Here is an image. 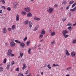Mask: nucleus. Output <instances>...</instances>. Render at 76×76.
<instances>
[{"label":"nucleus","mask_w":76,"mask_h":76,"mask_svg":"<svg viewBox=\"0 0 76 76\" xmlns=\"http://www.w3.org/2000/svg\"><path fill=\"white\" fill-rule=\"evenodd\" d=\"M71 54L72 57H75L76 55V53L74 51L72 52Z\"/></svg>","instance_id":"obj_7"},{"label":"nucleus","mask_w":76,"mask_h":76,"mask_svg":"<svg viewBox=\"0 0 76 76\" xmlns=\"http://www.w3.org/2000/svg\"><path fill=\"white\" fill-rule=\"evenodd\" d=\"M16 21H18L19 20V15H17L16 17Z\"/></svg>","instance_id":"obj_8"},{"label":"nucleus","mask_w":76,"mask_h":76,"mask_svg":"<svg viewBox=\"0 0 76 76\" xmlns=\"http://www.w3.org/2000/svg\"><path fill=\"white\" fill-rule=\"evenodd\" d=\"M66 3V1H63L62 2V4H65Z\"/></svg>","instance_id":"obj_37"},{"label":"nucleus","mask_w":76,"mask_h":76,"mask_svg":"<svg viewBox=\"0 0 76 76\" xmlns=\"http://www.w3.org/2000/svg\"><path fill=\"white\" fill-rule=\"evenodd\" d=\"M76 24H75V23L74 24H73V26H76Z\"/></svg>","instance_id":"obj_61"},{"label":"nucleus","mask_w":76,"mask_h":76,"mask_svg":"<svg viewBox=\"0 0 76 76\" xmlns=\"http://www.w3.org/2000/svg\"><path fill=\"white\" fill-rule=\"evenodd\" d=\"M22 15L23 16H24V15H26V12L23 11L21 12Z\"/></svg>","instance_id":"obj_20"},{"label":"nucleus","mask_w":76,"mask_h":76,"mask_svg":"<svg viewBox=\"0 0 76 76\" xmlns=\"http://www.w3.org/2000/svg\"><path fill=\"white\" fill-rule=\"evenodd\" d=\"M38 29V26H37L35 27L34 31H37V30Z\"/></svg>","instance_id":"obj_23"},{"label":"nucleus","mask_w":76,"mask_h":76,"mask_svg":"<svg viewBox=\"0 0 76 76\" xmlns=\"http://www.w3.org/2000/svg\"><path fill=\"white\" fill-rule=\"evenodd\" d=\"M51 44H55V41H53V42H51Z\"/></svg>","instance_id":"obj_40"},{"label":"nucleus","mask_w":76,"mask_h":76,"mask_svg":"<svg viewBox=\"0 0 76 76\" xmlns=\"http://www.w3.org/2000/svg\"><path fill=\"white\" fill-rule=\"evenodd\" d=\"M26 68V65L25 64H23V67L22 69L23 70H24Z\"/></svg>","instance_id":"obj_14"},{"label":"nucleus","mask_w":76,"mask_h":76,"mask_svg":"<svg viewBox=\"0 0 76 76\" xmlns=\"http://www.w3.org/2000/svg\"><path fill=\"white\" fill-rule=\"evenodd\" d=\"M30 51H31V49L29 48L28 50V53L29 54H31V52Z\"/></svg>","instance_id":"obj_26"},{"label":"nucleus","mask_w":76,"mask_h":76,"mask_svg":"<svg viewBox=\"0 0 76 76\" xmlns=\"http://www.w3.org/2000/svg\"><path fill=\"white\" fill-rule=\"evenodd\" d=\"M28 25L29 26V28H31L32 27V23L31 21H30L28 23Z\"/></svg>","instance_id":"obj_16"},{"label":"nucleus","mask_w":76,"mask_h":76,"mask_svg":"<svg viewBox=\"0 0 76 76\" xmlns=\"http://www.w3.org/2000/svg\"><path fill=\"white\" fill-rule=\"evenodd\" d=\"M69 7H70V5H68L66 7V10H68V9H69Z\"/></svg>","instance_id":"obj_35"},{"label":"nucleus","mask_w":76,"mask_h":76,"mask_svg":"<svg viewBox=\"0 0 76 76\" xmlns=\"http://www.w3.org/2000/svg\"><path fill=\"white\" fill-rule=\"evenodd\" d=\"M8 30L9 31H11V30H12V28H8Z\"/></svg>","instance_id":"obj_42"},{"label":"nucleus","mask_w":76,"mask_h":76,"mask_svg":"<svg viewBox=\"0 0 76 76\" xmlns=\"http://www.w3.org/2000/svg\"><path fill=\"white\" fill-rule=\"evenodd\" d=\"M72 69V67H69L66 70H69V69Z\"/></svg>","instance_id":"obj_47"},{"label":"nucleus","mask_w":76,"mask_h":76,"mask_svg":"<svg viewBox=\"0 0 76 76\" xmlns=\"http://www.w3.org/2000/svg\"><path fill=\"white\" fill-rule=\"evenodd\" d=\"M10 65H7V66L6 68L7 69H9V67H10Z\"/></svg>","instance_id":"obj_38"},{"label":"nucleus","mask_w":76,"mask_h":76,"mask_svg":"<svg viewBox=\"0 0 76 76\" xmlns=\"http://www.w3.org/2000/svg\"><path fill=\"white\" fill-rule=\"evenodd\" d=\"M44 67H47V64H45L44 66Z\"/></svg>","instance_id":"obj_58"},{"label":"nucleus","mask_w":76,"mask_h":76,"mask_svg":"<svg viewBox=\"0 0 76 76\" xmlns=\"http://www.w3.org/2000/svg\"><path fill=\"white\" fill-rule=\"evenodd\" d=\"M41 75H43L44 74V73L43 72H41Z\"/></svg>","instance_id":"obj_63"},{"label":"nucleus","mask_w":76,"mask_h":76,"mask_svg":"<svg viewBox=\"0 0 76 76\" xmlns=\"http://www.w3.org/2000/svg\"><path fill=\"white\" fill-rule=\"evenodd\" d=\"M21 62H23V61H24V60H23V59H22L21 60Z\"/></svg>","instance_id":"obj_56"},{"label":"nucleus","mask_w":76,"mask_h":76,"mask_svg":"<svg viewBox=\"0 0 76 76\" xmlns=\"http://www.w3.org/2000/svg\"><path fill=\"white\" fill-rule=\"evenodd\" d=\"M20 45L21 48H24L25 47V44L23 42H21L20 43Z\"/></svg>","instance_id":"obj_4"},{"label":"nucleus","mask_w":76,"mask_h":76,"mask_svg":"<svg viewBox=\"0 0 76 76\" xmlns=\"http://www.w3.org/2000/svg\"><path fill=\"white\" fill-rule=\"evenodd\" d=\"M67 33H69V31L66 30H64L62 32V34L63 35H65V34H67Z\"/></svg>","instance_id":"obj_6"},{"label":"nucleus","mask_w":76,"mask_h":76,"mask_svg":"<svg viewBox=\"0 0 76 76\" xmlns=\"http://www.w3.org/2000/svg\"><path fill=\"white\" fill-rule=\"evenodd\" d=\"M2 9H6V7H4V6H2Z\"/></svg>","instance_id":"obj_46"},{"label":"nucleus","mask_w":76,"mask_h":76,"mask_svg":"<svg viewBox=\"0 0 76 76\" xmlns=\"http://www.w3.org/2000/svg\"><path fill=\"white\" fill-rule=\"evenodd\" d=\"M42 38H43V35H42V34H40L39 37V38L40 39H41Z\"/></svg>","instance_id":"obj_27"},{"label":"nucleus","mask_w":76,"mask_h":76,"mask_svg":"<svg viewBox=\"0 0 76 76\" xmlns=\"http://www.w3.org/2000/svg\"><path fill=\"white\" fill-rule=\"evenodd\" d=\"M37 48V45H35L34 47V49H35Z\"/></svg>","instance_id":"obj_57"},{"label":"nucleus","mask_w":76,"mask_h":76,"mask_svg":"<svg viewBox=\"0 0 76 76\" xmlns=\"http://www.w3.org/2000/svg\"><path fill=\"white\" fill-rule=\"evenodd\" d=\"M76 3H74L72 5V7H74L75 6H76Z\"/></svg>","instance_id":"obj_32"},{"label":"nucleus","mask_w":76,"mask_h":76,"mask_svg":"<svg viewBox=\"0 0 76 76\" xmlns=\"http://www.w3.org/2000/svg\"><path fill=\"white\" fill-rule=\"evenodd\" d=\"M53 66H56V64H53Z\"/></svg>","instance_id":"obj_60"},{"label":"nucleus","mask_w":76,"mask_h":76,"mask_svg":"<svg viewBox=\"0 0 76 76\" xmlns=\"http://www.w3.org/2000/svg\"><path fill=\"white\" fill-rule=\"evenodd\" d=\"M14 64H15V62L14 61H12L11 62L12 65H12Z\"/></svg>","instance_id":"obj_36"},{"label":"nucleus","mask_w":76,"mask_h":76,"mask_svg":"<svg viewBox=\"0 0 76 76\" xmlns=\"http://www.w3.org/2000/svg\"><path fill=\"white\" fill-rule=\"evenodd\" d=\"M15 28L16 27L15 26V25H13L12 26V30H14V29H15Z\"/></svg>","instance_id":"obj_19"},{"label":"nucleus","mask_w":76,"mask_h":76,"mask_svg":"<svg viewBox=\"0 0 76 76\" xmlns=\"http://www.w3.org/2000/svg\"><path fill=\"white\" fill-rule=\"evenodd\" d=\"M18 43H19V44H20V43H21V42L20 41H18Z\"/></svg>","instance_id":"obj_59"},{"label":"nucleus","mask_w":76,"mask_h":76,"mask_svg":"<svg viewBox=\"0 0 76 76\" xmlns=\"http://www.w3.org/2000/svg\"><path fill=\"white\" fill-rule=\"evenodd\" d=\"M15 41L16 42H17V43H18V41L17 40H15Z\"/></svg>","instance_id":"obj_53"},{"label":"nucleus","mask_w":76,"mask_h":76,"mask_svg":"<svg viewBox=\"0 0 76 76\" xmlns=\"http://www.w3.org/2000/svg\"><path fill=\"white\" fill-rule=\"evenodd\" d=\"M7 61V59L6 58H5L4 59L3 62L4 63H6Z\"/></svg>","instance_id":"obj_33"},{"label":"nucleus","mask_w":76,"mask_h":76,"mask_svg":"<svg viewBox=\"0 0 76 76\" xmlns=\"http://www.w3.org/2000/svg\"><path fill=\"white\" fill-rule=\"evenodd\" d=\"M2 12V10H0V13H1Z\"/></svg>","instance_id":"obj_54"},{"label":"nucleus","mask_w":76,"mask_h":76,"mask_svg":"<svg viewBox=\"0 0 76 76\" xmlns=\"http://www.w3.org/2000/svg\"><path fill=\"white\" fill-rule=\"evenodd\" d=\"M2 2L3 4H4V3H5V1L4 0H3L2 1Z\"/></svg>","instance_id":"obj_45"},{"label":"nucleus","mask_w":76,"mask_h":76,"mask_svg":"<svg viewBox=\"0 0 76 76\" xmlns=\"http://www.w3.org/2000/svg\"><path fill=\"white\" fill-rule=\"evenodd\" d=\"M4 70L3 68L1 67H0V72H3Z\"/></svg>","instance_id":"obj_24"},{"label":"nucleus","mask_w":76,"mask_h":76,"mask_svg":"<svg viewBox=\"0 0 76 76\" xmlns=\"http://www.w3.org/2000/svg\"><path fill=\"white\" fill-rule=\"evenodd\" d=\"M66 76H70V75H66Z\"/></svg>","instance_id":"obj_64"},{"label":"nucleus","mask_w":76,"mask_h":76,"mask_svg":"<svg viewBox=\"0 0 76 76\" xmlns=\"http://www.w3.org/2000/svg\"><path fill=\"white\" fill-rule=\"evenodd\" d=\"M55 66H59V65L57 64H56L55 65Z\"/></svg>","instance_id":"obj_52"},{"label":"nucleus","mask_w":76,"mask_h":76,"mask_svg":"<svg viewBox=\"0 0 76 76\" xmlns=\"http://www.w3.org/2000/svg\"><path fill=\"white\" fill-rule=\"evenodd\" d=\"M7 10L10 11V10H11V9L9 7H8L7 8Z\"/></svg>","instance_id":"obj_41"},{"label":"nucleus","mask_w":76,"mask_h":76,"mask_svg":"<svg viewBox=\"0 0 76 76\" xmlns=\"http://www.w3.org/2000/svg\"><path fill=\"white\" fill-rule=\"evenodd\" d=\"M65 52L66 53V56H70V54L69 53V51H68V50L66 49L65 50Z\"/></svg>","instance_id":"obj_11"},{"label":"nucleus","mask_w":76,"mask_h":76,"mask_svg":"<svg viewBox=\"0 0 76 76\" xmlns=\"http://www.w3.org/2000/svg\"><path fill=\"white\" fill-rule=\"evenodd\" d=\"M12 51L11 49H10L8 50L7 53V56L8 57H13L15 56V54H12Z\"/></svg>","instance_id":"obj_1"},{"label":"nucleus","mask_w":76,"mask_h":76,"mask_svg":"<svg viewBox=\"0 0 76 76\" xmlns=\"http://www.w3.org/2000/svg\"><path fill=\"white\" fill-rule=\"evenodd\" d=\"M13 4V7L14 8H15H15H16V7H17V4H16V3L15 2Z\"/></svg>","instance_id":"obj_15"},{"label":"nucleus","mask_w":76,"mask_h":76,"mask_svg":"<svg viewBox=\"0 0 76 76\" xmlns=\"http://www.w3.org/2000/svg\"><path fill=\"white\" fill-rule=\"evenodd\" d=\"M20 57H22V56H23V53H22V52H20Z\"/></svg>","instance_id":"obj_22"},{"label":"nucleus","mask_w":76,"mask_h":76,"mask_svg":"<svg viewBox=\"0 0 76 76\" xmlns=\"http://www.w3.org/2000/svg\"><path fill=\"white\" fill-rule=\"evenodd\" d=\"M72 24L71 23H69L66 25V26H72Z\"/></svg>","instance_id":"obj_34"},{"label":"nucleus","mask_w":76,"mask_h":76,"mask_svg":"<svg viewBox=\"0 0 76 76\" xmlns=\"http://www.w3.org/2000/svg\"><path fill=\"white\" fill-rule=\"evenodd\" d=\"M42 41H43V39H42V40H40V42H42Z\"/></svg>","instance_id":"obj_62"},{"label":"nucleus","mask_w":76,"mask_h":76,"mask_svg":"<svg viewBox=\"0 0 76 76\" xmlns=\"http://www.w3.org/2000/svg\"><path fill=\"white\" fill-rule=\"evenodd\" d=\"M71 28H72V26H70L68 28V29L69 30H70V31H71V30H72V29H71Z\"/></svg>","instance_id":"obj_39"},{"label":"nucleus","mask_w":76,"mask_h":76,"mask_svg":"<svg viewBox=\"0 0 76 76\" xmlns=\"http://www.w3.org/2000/svg\"><path fill=\"white\" fill-rule=\"evenodd\" d=\"M76 7H75L73 9H71L70 10V11L73 12H75V10H76Z\"/></svg>","instance_id":"obj_18"},{"label":"nucleus","mask_w":76,"mask_h":76,"mask_svg":"<svg viewBox=\"0 0 76 76\" xmlns=\"http://www.w3.org/2000/svg\"><path fill=\"white\" fill-rule=\"evenodd\" d=\"M55 32L53 31L51 33L50 35L51 36H54L55 35Z\"/></svg>","instance_id":"obj_21"},{"label":"nucleus","mask_w":76,"mask_h":76,"mask_svg":"<svg viewBox=\"0 0 76 76\" xmlns=\"http://www.w3.org/2000/svg\"><path fill=\"white\" fill-rule=\"evenodd\" d=\"M34 20H40L41 19L39 18H37L36 16H35L34 18Z\"/></svg>","instance_id":"obj_10"},{"label":"nucleus","mask_w":76,"mask_h":76,"mask_svg":"<svg viewBox=\"0 0 76 76\" xmlns=\"http://www.w3.org/2000/svg\"><path fill=\"white\" fill-rule=\"evenodd\" d=\"M66 20V18H63V21H65Z\"/></svg>","instance_id":"obj_48"},{"label":"nucleus","mask_w":76,"mask_h":76,"mask_svg":"<svg viewBox=\"0 0 76 76\" xmlns=\"http://www.w3.org/2000/svg\"><path fill=\"white\" fill-rule=\"evenodd\" d=\"M41 33L42 35H44V34H45V32L44 31V30H42V31L41 32Z\"/></svg>","instance_id":"obj_17"},{"label":"nucleus","mask_w":76,"mask_h":76,"mask_svg":"<svg viewBox=\"0 0 76 76\" xmlns=\"http://www.w3.org/2000/svg\"><path fill=\"white\" fill-rule=\"evenodd\" d=\"M54 11V8H50V7H48L47 9V12H48L50 13H53V12Z\"/></svg>","instance_id":"obj_2"},{"label":"nucleus","mask_w":76,"mask_h":76,"mask_svg":"<svg viewBox=\"0 0 76 76\" xmlns=\"http://www.w3.org/2000/svg\"><path fill=\"white\" fill-rule=\"evenodd\" d=\"M27 17H31L32 16V13L31 12H28L27 14Z\"/></svg>","instance_id":"obj_12"},{"label":"nucleus","mask_w":76,"mask_h":76,"mask_svg":"<svg viewBox=\"0 0 76 76\" xmlns=\"http://www.w3.org/2000/svg\"><path fill=\"white\" fill-rule=\"evenodd\" d=\"M63 36L64 37V38H67V37H69V35H66V34L63 35Z\"/></svg>","instance_id":"obj_31"},{"label":"nucleus","mask_w":76,"mask_h":76,"mask_svg":"<svg viewBox=\"0 0 76 76\" xmlns=\"http://www.w3.org/2000/svg\"><path fill=\"white\" fill-rule=\"evenodd\" d=\"M29 23V22L28 20H26L25 22V25L26 26H28V23Z\"/></svg>","instance_id":"obj_13"},{"label":"nucleus","mask_w":76,"mask_h":76,"mask_svg":"<svg viewBox=\"0 0 76 76\" xmlns=\"http://www.w3.org/2000/svg\"><path fill=\"white\" fill-rule=\"evenodd\" d=\"M31 43V42L30 41H27L26 42V44L27 45V46H29V43Z\"/></svg>","instance_id":"obj_29"},{"label":"nucleus","mask_w":76,"mask_h":76,"mask_svg":"<svg viewBox=\"0 0 76 76\" xmlns=\"http://www.w3.org/2000/svg\"><path fill=\"white\" fill-rule=\"evenodd\" d=\"M10 45L11 47H14L15 45V43L14 42H11L10 43Z\"/></svg>","instance_id":"obj_5"},{"label":"nucleus","mask_w":76,"mask_h":76,"mask_svg":"<svg viewBox=\"0 0 76 76\" xmlns=\"http://www.w3.org/2000/svg\"><path fill=\"white\" fill-rule=\"evenodd\" d=\"M28 73H29V71L28 70L26 71V72L25 74L27 75V74H28Z\"/></svg>","instance_id":"obj_44"},{"label":"nucleus","mask_w":76,"mask_h":76,"mask_svg":"<svg viewBox=\"0 0 76 76\" xmlns=\"http://www.w3.org/2000/svg\"><path fill=\"white\" fill-rule=\"evenodd\" d=\"M26 39H27V37H26L23 39V40H24V41H26Z\"/></svg>","instance_id":"obj_49"},{"label":"nucleus","mask_w":76,"mask_h":76,"mask_svg":"<svg viewBox=\"0 0 76 76\" xmlns=\"http://www.w3.org/2000/svg\"><path fill=\"white\" fill-rule=\"evenodd\" d=\"M19 75H20V76H24V75L23 74H21V73H19Z\"/></svg>","instance_id":"obj_50"},{"label":"nucleus","mask_w":76,"mask_h":76,"mask_svg":"<svg viewBox=\"0 0 76 76\" xmlns=\"http://www.w3.org/2000/svg\"><path fill=\"white\" fill-rule=\"evenodd\" d=\"M24 10L25 12L28 13L30 12V11H31V9L29 7H26L24 9Z\"/></svg>","instance_id":"obj_3"},{"label":"nucleus","mask_w":76,"mask_h":76,"mask_svg":"<svg viewBox=\"0 0 76 76\" xmlns=\"http://www.w3.org/2000/svg\"><path fill=\"white\" fill-rule=\"evenodd\" d=\"M3 34H6V33H7L6 28H5L3 29Z\"/></svg>","instance_id":"obj_9"},{"label":"nucleus","mask_w":76,"mask_h":76,"mask_svg":"<svg viewBox=\"0 0 76 76\" xmlns=\"http://www.w3.org/2000/svg\"><path fill=\"white\" fill-rule=\"evenodd\" d=\"M69 17H70V18L72 16H71V12H69Z\"/></svg>","instance_id":"obj_51"},{"label":"nucleus","mask_w":76,"mask_h":76,"mask_svg":"<svg viewBox=\"0 0 76 76\" xmlns=\"http://www.w3.org/2000/svg\"><path fill=\"white\" fill-rule=\"evenodd\" d=\"M19 68H17V69H16V72H19Z\"/></svg>","instance_id":"obj_43"},{"label":"nucleus","mask_w":76,"mask_h":76,"mask_svg":"<svg viewBox=\"0 0 76 76\" xmlns=\"http://www.w3.org/2000/svg\"><path fill=\"white\" fill-rule=\"evenodd\" d=\"M5 44L6 45H7H7H8V43H5Z\"/></svg>","instance_id":"obj_55"},{"label":"nucleus","mask_w":76,"mask_h":76,"mask_svg":"<svg viewBox=\"0 0 76 76\" xmlns=\"http://www.w3.org/2000/svg\"><path fill=\"white\" fill-rule=\"evenodd\" d=\"M73 3H74V1H73V0H72L69 2V4H73Z\"/></svg>","instance_id":"obj_25"},{"label":"nucleus","mask_w":76,"mask_h":76,"mask_svg":"<svg viewBox=\"0 0 76 76\" xmlns=\"http://www.w3.org/2000/svg\"><path fill=\"white\" fill-rule=\"evenodd\" d=\"M76 42V39H74L72 41V43L73 44H75Z\"/></svg>","instance_id":"obj_30"},{"label":"nucleus","mask_w":76,"mask_h":76,"mask_svg":"<svg viewBox=\"0 0 76 76\" xmlns=\"http://www.w3.org/2000/svg\"><path fill=\"white\" fill-rule=\"evenodd\" d=\"M50 64H49L48 65L47 67L49 69H51V67L50 66Z\"/></svg>","instance_id":"obj_28"}]
</instances>
